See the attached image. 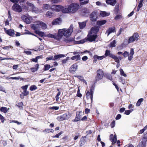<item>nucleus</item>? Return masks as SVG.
I'll return each mask as SVG.
<instances>
[{"label":"nucleus","mask_w":147,"mask_h":147,"mask_svg":"<svg viewBox=\"0 0 147 147\" xmlns=\"http://www.w3.org/2000/svg\"><path fill=\"white\" fill-rule=\"evenodd\" d=\"M134 49L133 48H131L130 49V52L129 53V52L125 51L124 53L123 54V56L126 57L128 56V59L129 61H131L133 58V55L134 54Z\"/></svg>","instance_id":"6"},{"label":"nucleus","mask_w":147,"mask_h":147,"mask_svg":"<svg viewBox=\"0 0 147 147\" xmlns=\"http://www.w3.org/2000/svg\"><path fill=\"white\" fill-rule=\"evenodd\" d=\"M7 108L5 107H1L0 108V111L5 113H6L7 112Z\"/></svg>","instance_id":"33"},{"label":"nucleus","mask_w":147,"mask_h":147,"mask_svg":"<svg viewBox=\"0 0 147 147\" xmlns=\"http://www.w3.org/2000/svg\"><path fill=\"white\" fill-rule=\"evenodd\" d=\"M39 65L38 64H36L34 67L31 68V71L33 72L37 71L39 68Z\"/></svg>","instance_id":"29"},{"label":"nucleus","mask_w":147,"mask_h":147,"mask_svg":"<svg viewBox=\"0 0 147 147\" xmlns=\"http://www.w3.org/2000/svg\"><path fill=\"white\" fill-rule=\"evenodd\" d=\"M97 74L96 77V80L99 81L103 77V72L102 70L99 69L97 71Z\"/></svg>","instance_id":"11"},{"label":"nucleus","mask_w":147,"mask_h":147,"mask_svg":"<svg viewBox=\"0 0 147 147\" xmlns=\"http://www.w3.org/2000/svg\"><path fill=\"white\" fill-rule=\"evenodd\" d=\"M78 66L77 64H75L72 65L69 69V71L72 73H74L77 69Z\"/></svg>","instance_id":"16"},{"label":"nucleus","mask_w":147,"mask_h":147,"mask_svg":"<svg viewBox=\"0 0 147 147\" xmlns=\"http://www.w3.org/2000/svg\"><path fill=\"white\" fill-rule=\"evenodd\" d=\"M46 37L49 38H54V39H60V38L58 36V34L57 35L56 34H49L47 35H46Z\"/></svg>","instance_id":"17"},{"label":"nucleus","mask_w":147,"mask_h":147,"mask_svg":"<svg viewBox=\"0 0 147 147\" xmlns=\"http://www.w3.org/2000/svg\"><path fill=\"white\" fill-rule=\"evenodd\" d=\"M97 19V14L95 12H92L90 15V19L92 22L96 21Z\"/></svg>","instance_id":"15"},{"label":"nucleus","mask_w":147,"mask_h":147,"mask_svg":"<svg viewBox=\"0 0 147 147\" xmlns=\"http://www.w3.org/2000/svg\"><path fill=\"white\" fill-rule=\"evenodd\" d=\"M6 33L10 36H12L15 34L14 30L11 29L7 30Z\"/></svg>","instance_id":"24"},{"label":"nucleus","mask_w":147,"mask_h":147,"mask_svg":"<svg viewBox=\"0 0 147 147\" xmlns=\"http://www.w3.org/2000/svg\"><path fill=\"white\" fill-rule=\"evenodd\" d=\"M106 2L107 4L110 5L112 6H114L116 3V0H107Z\"/></svg>","instance_id":"21"},{"label":"nucleus","mask_w":147,"mask_h":147,"mask_svg":"<svg viewBox=\"0 0 147 147\" xmlns=\"http://www.w3.org/2000/svg\"><path fill=\"white\" fill-rule=\"evenodd\" d=\"M109 140L112 142V144H115L117 141V136L115 134H111L109 136Z\"/></svg>","instance_id":"14"},{"label":"nucleus","mask_w":147,"mask_h":147,"mask_svg":"<svg viewBox=\"0 0 147 147\" xmlns=\"http://www.w3.org/2000/svg\"><path fill=\"white\" fill-rule=\"evenodd\" d=\"M79 119L80 118L77 116V117H76V118L73 121L75 122H76L78 121L79 120Z\"/></svg>","instance_id":"63"},{"label":"nucleus","mask_w":147,"mask_h":147,"mask_svg":"<svg viewBox=\"0 0 147 147\" xmlns=\"http://www.w3.org/2000/svg\"><path fill=\"white\" fill-rule=\"evenodd\" d=\"M0 91L6 93V92L5 91L4 88L1 86L0 85Z\"/></svg>","instance_id":"57"},{"label":"nucleus","mask_w":147,"mask_h":147,"mask_svg":"<svg viewBox=\"0 0 147 147\" xmlns=\"http://www.w3.org/2000/svg\"><path fill=\"white\" fill-rule=\"evenodd\" d=\"M62 22V19L60 18H57L54 20L52 22L53 25H57L61 24Z\"/></svg>","instance_id":"19"},{"label":"nucleus","mask_w":147,"mask_h":147,"mask_svg":"<svg viewBox=\"0 0 147 147\" xmlns=\"http://www.w3.org/2000/svg\"><path fill=\"white\" fill-rule=\"evenodd\" d=\"M131 43V42H129V39H125L124 40L123 42V44L125 45H127Z\"/></svg>","instance_id":"39"},{"label":"nucleus","mask_w":147,"mask_h":147,"mask_svg":"<svg viewBox=\"0 0 147 147\" xmlns=\"http://www.w3.org/2000/svg\"><path fill=\"white\" fill-rule=\"evenodd\" d=\"M122 18V16L121 15H117L115 18V20H118Z\"/></svg>","instance_id":"46"},{"label":"nucleus","mask_w":147,"mask_h":147,"mask_svg":"<svg viewBox=\"0 0 147 147\" xmlns=\"http://www.w3.org/2000/svg\"><path fill=\"white\" fill-rule=\"evenodd\" d=\"M115 125V121H113L112 122L111 124V126L112 128H113L114 127Z\"/></svg>","instance_id":"54"},{"label":"nucleus","mask_w":147,"mask_h":147,"mask_svg":"<svg viewBox=\"0 0 147 147\" xmlns=\"http://www.w3.org/2000/svg\"><path fill=\"white\" fill-rule=\"evenodd\" d=\"M122 31V28H120L118 32L117 33V36H119L121 34Z\"/></svg>","instance_id":"55"},{"label":"nucleus","mask_w":147,"mask_h":147,"mask_svg":"<svg viewBox=\"0 0 147 147\" xmlns=\"http://www.w3.org/2000/svg\"><path fill=\"white\" fill-rule=\"evenodd\" d=\"M65 7L60 5H53L51 6V9L57 12L61 11L62 12L63 10Z\"/></svg>","instance_id":"9"},{"label":"nucleus","mask_w":147,"mask_h":147,"mask_svg":"<svg viewBox=\"0 0 147 147\" xmlns=\"http://www.w3.org/2000/svg\"><path fill=\"white\" fill-rule=\"evenodd\" d=\"M147 141V138L145 137H144L142 141L139 143L137 147H146Z\"/></svg>","instance_id":"12"},{"label":"nucleus","mask_w":147,"mask_h":147,"mask_svg":"<svg viewBox=\"0 0 147 147\" xmlns=\"http://www.w3.org/2000/svg\"><path fill=\"white\" fill-rule=\"evenodd\" d=\"M133 110H130L125 111V113L126 115H129L130 114V113L133 111Z\"/></svg>","instance_id":"47"},{"label":"nucleus","mask_w":147,"mask_h":147,"mask_svg":"<svg viewBox=\"0 0 147 147\" xmlns=\"http://www.w3.org/2000/svg\"><path fill=\"white\" fill-rule=\"evenodd\" d=\"M112 54H111L110 53V51L107 50L106 51L105 53V56L106 57H107L108 56H109L111 57V55H112Z\"/></svg>","instance_id":"44"},{"label":"nucleus","mask_w":147,"mask_h":147,"mask_svg":"<svg viewBox=\"0 0 147 147\" xmlns=\"http://www.w3.org/2000/svg\"><path fill=\"white\" fill-rule=\"evenodd\" d=\"M23 104L22 102H19L18 104L16 105V106L20 108V107H21L22 106Z\"/></svg>","instance_id":"51"},{"label":"nucleus","mask_w":147,"mask_h":147,"mask_svg":"<svg viewBox=\"0 0 147 147\" xmlns=\"http://www.w3.org/2000/svg\"><path fill=\"white\" fill-rule=\"evenodd\" d=\"M121 115L120 114H118L115 117V119L116 120H119L121 118Z\"/></svg>","instance_id":"56"},{"label":"nucleus","mask_w":147,"mask_h":147,"mask_svg":"<svg viewBox=\"0 0 147 147\" xmlns=\"http://www.w3.org/2000/svg\"><path fill=\"white\" fill-rule=\"evenodd\" d=\"M115 32V27L110 28H109L107 30L106 34L108 36L110 34L114 32Z\"/></svg>","instance_id":"18"},{"label":"nucleus","mask_w":147,"mask_h":147,"mask_svg":"<svg viewBox=\"0 0 147 147\" xmlns=\"http://www.w3.org/2000/svg\"><path fill=\"white\" fill-rule=\"evenodd\" d=\"M63 133V132L62 131H61V132H60L59 133L56 134L55 135L56 138H59V136L60 135H61Z\"/></svg>","instance_id":"58"},{"label":"nucleus","mask_w":147,"mask_h":147,"mask_svg":"<svg viewBox=\"0 0 147 147\" xmlns=\"http://www.w3.org/2000/svg\"><path fill=\"white\" fill-rule=\"evenodd\" d=\"M20 77H11V78H9V79H12V80H18L20 79Z\"/></svg>","instance_id":"52"},{"label":"nucleus","mask_w":147,"mask_h":147,"mask_svg":"<svg viewBox=\"0 0 147 147\" xmlns=\"http://www.w3.org/2000/svg\"><path fill=\"white\" fill-rule=\"evenodd\" d=\"M53 66H51L49 65L46 64L45 65L44 68H43V70L44 71H46L48 70L51 67H52Z\"/></svg>","instance_id":"32"},{"label":"nucleus","mask_w":147,"mask_h":147,"mask_svg":"<svg viewBox=\"0 0 147 147\" xmlns=\"http://www.w3.org/2000/svg\"><path fill=\"white\" fill-rule=\"evenodd\" d=\"M43 10H47L51 9V6L47 4H43L42 7Z\"/></svg>","instance_id":"23"},{"label":"nucleus","mask_w":147,"mask_h":147,"mask_svg":"<svg viewBox=\"0 0 147 147\" xmlns=\"http://www.w3.org/2000/svg\"><path fill=\"white\" fill-rule=\"evenodd\" d=\"M110 57L112 58L113 59H114L115 61L117 63H119V60L118 59V58L115 55H114L113 54L112 55H111V57Z\"/></svg>","instance_id":"31"},{"label":"nucleus","mask_w":147,"mask_h":147,"mask_svg":"<svg viewBox=\"0 0 147 147\" xmlns=\"http://www.w3.org/2000/svg\"><path fill=\"white\" fill-rule=\"evenodd\" d=\"M88 59V57L86 56H84L82 58V60L83 61H86Z\"/></svg>","instance_id":"64"},{"label":"nucleus","mask_w":147,"mask_h":147,"mask_svg":"<svg viewBox=\"0 0 147 147\" xmlns=\"http://www.w3.org/2000/svg\"><path fill=\"white\" fill-rule=\"evenodd\" d=\"M45 16L47 18H51L55 16V15L54 13L51 11H49L47 12Z\"/></svg>","instance_id":"20"},{"label":"nucleus","mask_w":147,"mask_h":147,"mask_svg":"<svg viewBox=\"0 0 147 147\" xmlns=\"http://www.w3.org/2000/svg\"><path fill=\"white\" fill-rule=\"evenodd\" d=\"M80 55H79L73 56L71 58V59L72 60H76V61L80 60Z\"/></svg>","instance_id":"25"},{"label":"nucleus","mask_w":147,"mask_h":147,"mask_svg":"<svg viewBox=\"0 0 147 147\" xmlns=\"http://www.w3.org/2000/svg\"><path fill=\"white\" fill-rule=\"evenodd\" d=\"M88 1L89 0H80V4L82 5L88 3Z\"/></svg>","instance_id":"40"},{"label":"nucleus","mask_w":147,"mask_h":147,"mask_svg":"<svg viewBox=\"0 0 147 147\" xmlns=\"http://www.w3.org/2000/svg\"><path fill=\"white\" fill-rule=\"evenodd\" d=\"M79 24L80 27L81 29L83 28L86 26V23L85 22L79 23Z\"/></svg>","instance_id":"34"},{"label":"nucleus","mask_w":147,"mask_h":147,"mask_svg":"<svg viewBox=\"0 0 147 147\" xmlns=\"http://www.w3.org/2000/svg\"><path fill=\"white\" fill-rule=\"evenodd\" d=\"M28 95V94H23V92H22V94H21L20 95V97H21V98H24V96H26Z\"/></svg>","instance_id":"60"},{"label":"nucleus","mask_w":147,"mask_h":147,"mask_svg":"<svg viewBox=\"0 0 147 147\" xmlns=\"http://www.w3.org/2000/svg\"><path fill=\"white\" fill-rule=\"evenodd\" d=\"M91 91H90V92L88 91L86 94V97L88 99H89L90 98V97L91 96Z\"/></svg>","instance_id":"45"},{"label":"nucleus","mask_w":147,"mask_h":147,"mask_svg":"<svg viewBox=\"0 0 147 147\" xmlns=\"http://www.w3.org/2000/svg\"><path fill=\"white\" fill-rule=\"evenodd\" d=\"M51 109L57 110L59 109V107H53L50 108Z\"/></svg>","instance_id":"59"},{"label":"nucleus","mask_w":147,"mask_h":147,"mask_svg":"<svg viewBox=\"0 0 147 147\" xmlns=\"http://www.w3.org/2000/svg\"><path fill=\"white\" fill-rule=\"evenodd\" d=\"M11 122L17 123L18 125H20L21 123V122H20L16 120H12Z\"/></svg>","instance_id":"62"},{"label":"nucleus","mask_w":147,"mask_h":147,"mask_svg":"<svg viewBox=\"0 0 147 147\" xmlns=\"http://www.w3.org/2000/svg\"><path fill=\"white\" fill-rule=\"evenodd\" d=\"M65 56V55L63 54H59L56 55L54 56L55 61L57 60L59 58L64 57Z\"/></svg>","instance_id":"30"},{"label":"nucleus","mask_w":147,"mask_h":147,"mask_svg":"<svg viewBox=\"0 0 147 147\" xmlns=\"http://www.w3.org/2000/svg\"><path fill=\"white\" fill-rule=\"evenodd\" d=\"M94 57L95 59H97L99 60H102L103 58H105V56L104 55L101 56H99L96 55L94 56Z\"/></svg>","instance_id":"37"},{"label":"nucleus","mask_w":147,"mask_h":147,"mask_svg":"<svg viewBox=\"0 0 147 147\" xmlns=\"http://www.w3.org/2000/svg\"><path fill=\"white\" fill-rule=\"evenodd\" d=\"M47 61H48L49 60H52L53 61H55L54 57L53 56H52L50 57H47L46 58Z\"/></svg>","instance_id":"48"},{"label":"nucleus","mask_w":147,"mask_h":147,"mask_svg":"<svg viewBox=\"0 0 147 147\" xmlns=\"http://www.w3.org/2000/svg\"><path fill=\"white\" fill-rule=\"evenodd\" d=\"M99 28L98 27L96 26H94L91 28L89 33L93 34H97V32L99 31Z\"/></svg>","instance_id":"13"},{"label":"nucleus","mask_w":147,"mask_h":147,"mask_svg":"<svg viewBox=\"0 0 147 147\" xmlns=\"http://www.w3.org/2000/svg\"><path fill=\"white\" fill-rule=\"evenodd\" d=\"M53 130L50 129H45L43 131V132H45L46 133H48L49 132H53L52 131Z\"/></svg>","instance_id":"42"},{"label":"nucleus","mask_w":147,"mask_h":147,"mask_svg":"<svg viewBox=\"0 0 147 147\" xmlns=\"http://www.w3.org/2000/svg\"><path fill=\"white\" fill-rule=\"evenodd\" d=\"M21 18L24 22L26 24H28V20H27V19H28L27 16H22Z\"/></svg>","instance_id":"36"},{"label":"nucleus","mask_w":147,"mask_h":147,"mask_svg":"<svg viewBox=\"0 0 147 147\" xmlns=\"http://www.w3.org/2000/svg\"><path fill=\"white\" fill-rule=\"evenodd\" d=\"M12 8L13 10L16 12H21L22 11V7L17 3L13 4Z\"/></svg>","instance_id":"10"},{"label":"nucleus","mask_w":147,"mask_h":147,"mask_svg":"<svg viewBox=\"0 0 147 147\" xmlns=\"http://www.w3.org/2000/svg\"><path fill=\"white\" fill-rule=\"evenodd\" d=\"M28 10L36 13H40L42 12L41 9L34 7V5L31 3H28Z\"/></svg>","instance_id":"5"},{"label":"nucleus","mask_w":147,"mask_h":147,"mask_svg":"<svg viewBox=\"0 0 147 147\" xmlns=\"http://www.w3.org/2000/svg\"><path fill=\"white\" fill-rule=\"evenodd\" d=\"M91 96L90 97V98L91 100H92L93 98V92L92 90H91Z\"/></svg>","instance_id":"61"},{"label":"nucleus","mask_w":147,"mask_h":147,"mask_svg":"<svg viewBox=\"0 0 147 147\" xmlns=\"http://www.w3.org/2000/svg\"><path fill=\"white\" fill-rule=\"evenodd\" d=\"M80 8L79 3H73L66 6L65 8L63 10L62 12L64 13H74L77 11Z\"/></svg>","instance_id":"1"},{"label":"nucleus","mask_w":147,"mask_h":147,"mask_svg":"<svg viewBox=\"0 0 147 147\" xmlns=\"http://www.w3.org/2000/svg\"><path fill=\"white\" fill-rule=\"evenodd\" d=\"M73 27L71 26L67 29L65 28L59 29L58 31V36L61 39L64 36L66 37L70 36L73 31Z\"/></svg>","instance_id":"2"},{"label":"nucleus","mask_w":147,"mask_h":147,"mask_svg":"<svg viewBox=\"0 0 147 147\" xmlns=\"http://www.w3.org/2000/svg\"><path fill=\"white\" fill-rule=\"evenodd\" d=\"M116 41L115 40H113L110 43V44L108 45L109 47H113L115 46Z\"/></svg>","instance_id":"35"},{"label":"nucleus","mask_w":147,"mask_h":147,"mask_svg":"<svg viewBox=\"0 0 147 147\" xmlns=\"http://www.w3.org/2000/svg\"><path fill=\"white\" fill-rule=\"evenodd\" d=\"M97 37V34H93L89 33L86 38L77 41L76 43L78 44H83L87 40L90 42L95 41Z\"/></svg>","instance_id":"4"},{"label":"nucleus","mask_w":147,"mask_h":147,"mask_svg":"<svg viewBox=\"0 0 147 147\" xmlns=\"http://www.w3.org/2000/svg\"><path fill=\"white\" fill-rule=\"evenodd\" d=\"M100 15L102 17H105L109 16L110 14V12L105 11H100Z\"/></svg>","instance_id":"22"},{"label":"nucleus","mask_w":147,"mask_h":147,"mask_svg":"<svg viewBox=\"0 0 147 147\" xmlns=\"http://www.w3.org/2000/svg\"><path fill=\"white\" fill-rule=\"evenodd\" d=\"M143 1V0H141L139 2V5L138 6V8H140L142 6V2Z\"/></svg>","instance_id":"49"},{"label":"nucleus","mask_w":147,"mask_h":147,"mask_svg":"<svg viewBox=\"0 0 147 147\" xmlns=\"http://www.w3.org/2000/svg\"><path fill=\"white\" fill-rule=\"evenodd\" d=\"M71 116V114L69 113H68L67 114H64L61 116L58 117L57 119L59 121H61L67 119L69 118Z\"/></svg>","instance_id":"7"},{"label":"nucleus","mask_w":147,"mask_h":147,"mask_svg":"<svg viewBox=\"0 0 147 147\" xmlns=\"http://www.w3.org/2000/svg\"><path fill=\"white\" fill-rule=\"evenodd\" d=\"M19 0H10L11 2L14 3V4H17Z\"/></svg>","instance_id":"53"},{"label":"nucleus","mask_w":147,"mask_h":147,"mask_svg":"<svg viewBox=\"0 0 147 147\" xmlns=\"http://www.w3.org/2000/svg\"><path fill=\"white\" fill-rule=\"evenodd\" d=\"M107 22V21L105 20H99L97 22L96 24L99 26H102Z\"/></svg>","instance_id":"27"},{"label":"nucleus","mask_w":147,"mask_h":147,"mask_svg":"<svg viewBox=\"0 0 147 147\" xmlns=\"http://www.w3.org/2000/svg\"><path fill=\"white\" fill-rule=\"evenodd\" d=\"M0 119L2 123H3L4 121V117L1 114H0Z\"/></svg>","instance_id":"50"},{"label":"nucleus","mask_w":147,"mask_h":147,"mask_svg":"<svg viewBox=\"0 0 147 147\" xmlns=\"http://www.w3.org/2000/svg\"><path fill=\"white\" fill-rule=\"evenodd\" d=\"M30 26L34 30H39L40 28L45 30L47 28V27L45 23L39 21H36L35 24H31Z\"/></svg>","instance_id":"3"},{"label":"nucleus","mask_w":147,"mask_h":147,"mask_svg":"<svg viewBox=\"0 0 147 147\" xmlns=\"http://www.w3.org/2000/svg\"><path fill=\"white\" fill-rule=\"evenodd\" d=\"M27 88L28 84L26 85L25 86L22 87L21 88H22L24 90L23 92V94H28V91H27Z\"/></svg>","instance_id":"28"},{"label":"nucleus","mask_w":147,"mask_h":147,"mask_svg":"<svg viewBox=\"0 0 147 147\" xmlns=\"http://www.w3.org/2000/svg\"><path fill=\"white\" fill-rule=\"evenodd\" d=\"M119 71H120V74L121 76H122L125 77H126L127 76V75L125 73L122 69H120Z\"/></svg>","instance_id":"41"},{"label":"nucleus","mask_w":147,"mask_h":147,"mask_svg":"<svg viewBox=\"0 0 147 147\" xmlns=\"http://www.w3.org/2000/svg\"><path fill=\"white\" fill-rule=\"evenodd\" d=\"M144 99L143 98H141L138 100L136 103V106L137 107L139 106L141 103L143 101Z\"/></svg>","instance_id":"38"},{"label":"nucleus","mask_w":147,"mask_h":147,"mask_svg":"<svg viewBox=\"0 0 147 147\" xmlns=\"http://www.w3.org/2000/svg\"><path fill=\"white\" fill-rule=\"evenodd\" d=\"M35 32L36 33L38 34L41 37H43L44 36L46 37V35L45 34V33L44 32L40 31L38 30H36Z\"/></svg>","instance_id":"26"},{"label":"nucleus","mask_w":147,"mask_h":147,"mask_svg":"<svg viewBox=\"0 0 147 147\" xmlns=\"http://www.w3.org/2000/svg\"><path fill=\"white\" fill-rule=\"evenodd\" d=\"M139 35L137 33H134L129 38V42L131 43L135 41H137L138 40Z\"/></svg>","instance_id":"8"},{"label":"nucleus","mask_w":147,"mask_h":147,"mask_svg":"<svg viewBox=\"0 0 147 147\" xmlns=\"http://www.w3.org/2000/svg\"><path fill=\"white\" fill-rule=\"evenodd\" d=\"M37 88V87L35 85H33L30 87V89L31 91H33L36 90Z\"/></svg>","instance_id":"43"}]
</instances>
